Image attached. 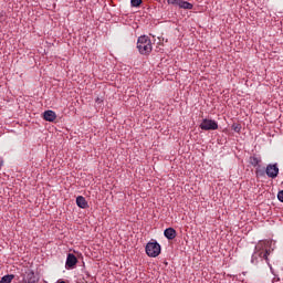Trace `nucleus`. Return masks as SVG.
I'll return each mask as SVG.
<instances>
[{"label": "nucleus", "mask_w": 283, "mask_h": 283, "mask_svg": "<svg viewBox=\"0 0 283 283\" xmlns=\"http://www.w3.org/2000/svg\"><path fill=\"white\" fill-rule=\"evenodd\" d=\"M273 241L264 240L259 241V244L255 245L254 252L251 256V264L258 265L260 262H266L269 264V254L271 253V250H269V247Z\"/></svg>", "instance_id": "obj_1"}, {"label": "nucleus", "mask_w": 283, "mask_h": 283, "mask_svg": "<svg viewBox=\"0 0 283 283\" xmlns=\"http://www.w3.org/2000/svg\"><path fill=\"white\" fill-rule=\"evenodd\" d=\"M137 50L139 54L144 56H149L154 50V44H151V39L147 35H140L137 40Z\"/></svg>", "instance_id": "obj_2"}, {"label": "nucleus", "mask_w": 283, "mask_h": 283, "mask_svg": "<svg viewBox=\"0 0 283 283\" xmlns=\"http://www.w3.org/2000/svg\"><path fill=\"white\" fill-rule=\"evenodd\" d=\"M145 251L148 258H158V255H160L161 248L158 241L148 242Z\"/></svg>", "instance_id": "obj_3"}, {"label": "nucleus", "mask_w": 283, "mask_h": 283, "mask_svg": "<svg viewBox=\"0 0 283 283\" xmlns=\"http://www.w3.org/2000/svg\"><path fill=\"white\" fill-rule=\"evenodd\" d=\"M199 127L202 132H216L218 129V122L216 119L203 118Z\"/></svg>", "instance_id": "obj_4"}, {"label": "nucleus", "mask_w": 283, "mask_h": 283, "mask_svg": "<svg viewBox=\"0 0 283 283\" xmlns=\"http://www.w3.org/2000/svg\"><path fill=\"white\" fill-rule=\"evenodd\" d=\"M22 281L20 283H39V277L34 274V270L25 269L21 274Z\"/></svg>", "instance_id": "obj_5"}, {"label": "nucleus", "mask_w": 283, "mask_h": 283, "mask_svg": "<svg viewBox=\"0 0 283 283\" xmlns=\"http://www.w3.org/2000/svg\"><path fill=\"white\" fill-rule=\"evenodd\" d=\"M280 175V168L277 167V164H269L265 168V176L268 178L275 179Z\"/></svg>", "instance_id": "obj_6"}, {"label": "nucleus", "mask_w": 283, "mask_h": 283, "mask_svg": "<svg viewBox=\"0 0 283 283\" xmlns=\"http://www.w3.org/2000/svg\"><path fill=\"white\" fill-rule=\"evenodd\" d=\"M76 264H78V259H76V255L69 253L65 262L66 271H72V269H74Z\"/></svg>", "instance_id": "obj_7"}, {"label": "nucleus", "mask_w": 283, "mask_h": 283, "mask_svg": "<svg viewBox=\"0 0 283 283\" xmlns=\"http://www.w3.org/2000/svg\"><path fill=\"white\" fill-rule=\"evenodd\" d=\"M43 118L48 123H54L56 120V113L54 111H45L43 113Z\"/></svg>", "instance_id": "obj_8"}, {"label": "nucleus", "mask_w": 283, "mask_h": 283, "mask_svg": "<svg viewBox=\"0 0 283 283\" xmlns=\"http://www.w3.org/2000/svg\"><path fill=\"white\" fill-rule=\"evenodd\" d=\"M164 235H165V238H167V240H175V238H176V235H177L176 229H174V228H167V229L164 231Z\"/></svg>", "instance_id": "obj_9"}, {"label": "nucleus", "mask_w": 283, "mask_h": 283, "mask_svg": "<svg viewBox=\"0 0 283 283\" xmlns=\"http://www.w3.org/2000/svg\"><path fill=\"white\" fill-rule=\"evenodd\" d=\"M76 205L77 207H80V209H87V207H90V205L87 203V200L83 196H78L76 198Z\"/></svg>", "instance_id": "obj_10"}, {"label": "nucleus", "mask_w": 283, "mask_h": 283, "mask_svg": "<svg viewBox=\"0 0 283 283\" xmlns=\"http://www.w3.org/2000/svg\"><path fill=\"white\" fill-rule=\"evenodd\" d=\"M255 176L256 178H264L266 176V168L261 166L255 167Z\"/></svg>", "instance_id": "obj_11"}, {"label": "nucleus", "mask_w": 283, "mask_h": 283, "mask_svg": "<svg viewBox=\"0 0 283 283\" xmlns=\"http://www.w3.org/2000/svg\"><path fill=\"white\" fill-rule=\"evenodd\" d=\"M178 8H181V10H193V4H191V2H187L185 0H179Z\"/></svg>", "instance_id": "obj_12"}, {"label": "nucleus", "mask_w": 283, "mask_h": 283, "mask_svg": "<svg viewBox=\"0 0 283 283\" xmlns=\"http://www.w3.org/2000/svg\"><path fill=\"white\" fill-rule=\"evenodd\" d=\"M260 163H262V157H258V156H251L250 157V165H252V167H260Z\"/></svg>", "instance_id": "obj_13"}, {"label": "nucleus", "mask_w": 283, "mask_h": 283, "mask_svg": "<svg viewBox=\"0 0 283 283\" xmlns=\"http://www.w3.org/2000/svg\"><path fill=\"white\" fill-rule=\"evenodd\" d=\"M14 280V274H7L1 277L0 283H12Z\"/></svg>", "instance_id": "obj_14"}, {"label": "nucleus", "mask_w": 283, "mask_h": 283, "mask_svg": "<svg viewBox=\"0 0 283 283\" xmlns=\"http://www.w3.org/2000/svg\"><path fill=\"white\" fill-rule=\"evenodd\" d=\"M143 0H130L132 8H140Z\"/></svg>", "instance_id": "obj_15"}, {"label": "nucleus", "mask_w": 283, "mask_h": 283, "mask_svg": "<svg viewBox=\"0 0 283 283\" xmlns=\"http://www.w3.org/2000/svg\"><path fill=\"white\" fill-rule=\"evenodd\" d=\"M232 129L233 132H235L237 134H240V132H242V126L240 124H233L232 125Z\"/></svg>", "instance_id": "obj_16"}, {"label": "nucleus", "mask_w": 283, "mask_h": 283, "mask_svg": "<svg viewBox=\"0 0 283 283\" xmlns=\"http://www.w3.org/2000/svg\"><path fill=\"white\" fill-rule=\"evenodd\" d=\"M167 3H169V6H179L180 0H167Z\"/></svg>", "instance_id": "obj_17"}, {"label": "nucleus", "mask_w": 283, "mask_h": 283, "mask_svg": "<svg viewBox=\"0 0 283 283\" xmlns=\"http://www.w3.org/2000/svg\"><path fill=\"white\" fill-rule=\"evenodd\" d=\"M277 199L280 200V202H283V190L279 191Z\"/></svg>", "instance_id": "obj_18"}, {"label": "nucleus", "mask_w": 283, "mask_h": 283, "mask_svg": "<svg viewBox=\"0 0 283 283\" xmlns=\"http://www.w3.org/2000/svg\"><path fill=\"white\" fill-rule=\"evenodd\" d=\"M95 103H96L97 105L103 104V98L96 97Z\"/></svg>", "instance_id": "obj_19"}, {"label": "nucleus", "mask_w": 283, "mask_h": 283, "mask_svg": "<svg viewBox=\"0 0 283 283\" xmlns=\"http://www.w3.org/2000/svg\"><path fill=\"white\" fill-rule=\"evenodd\" d=\"M270 270H271V273H273V266L271 265V263H268Z\"/></svg>", "instance_id": "obj_20"}]
</instances>
